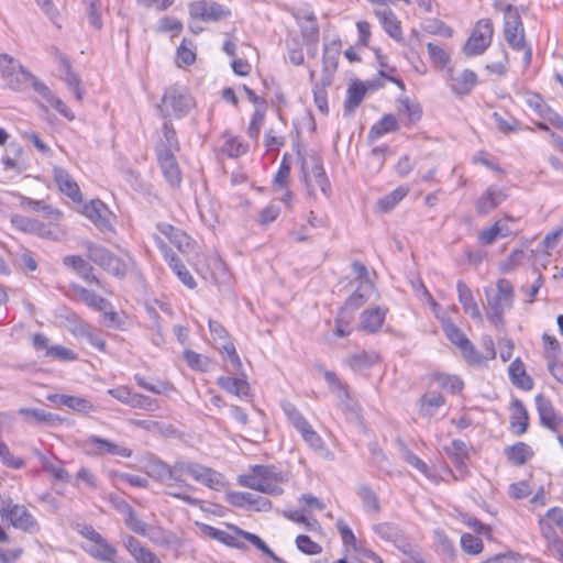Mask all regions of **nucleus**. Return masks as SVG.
<instances>
[{
	"label": "nucleus",
	"instance_id": "nucleus-61",
	"mask_svg": "<svg viewBox=\"0 0 563 563\" xmlns=\"http://www.w3.org/2000/svg\"><path fill=\"white\" fill-rule=\"evenodd\" d=\"M299 433L301 434L305 442L314 451L321 452L324 450V443L321 437L313 430L311 424L302 429V431Z\"/></svg>",
	"mask_w": 563,
	"mask_h": 563
},
{
	"label": "nucleus",
	"instance_id": "nucleus-39",
	"mask_svg": "<svg viewBox=\"0 0 563 563\" xmlns=\"http://www.w3.org/2000/svg\"><path fill=\"white\" fill-rule=\"evenodd\" d=\"M398 121L393 114H385L369 131V137L375 140L382 135L398 130Z\"/></svg>",
	"mask_w": 563,
	"mask_h": 563
},
{
	"label": "nucleus",
	"instance_id": "nucleus-12",
	"mask_svg": "<svg viewBox=\"0 0 563 563\" xmlns=\"http://www.w3.org/2000/svg\"><path fill=\"white\" fill-rule=\"evenodd\" d=\"M86 452L90 455H118L121 457H131L132 450L128 446L117 444L108 439L89 435L82 441Z\"/></svg>",
	"mask_w": 563,
	"mask_h": 563
},
{
	"label": "nucleus",
	"instance_id": "nucleus-29",
	"mask_svg": "<svg viewBox=\"0 0 563 563\" xmlns=\"http://www.w3.org/2000/svg\"><path fill=\"white\" fill-rule=\"evenodd\" d=\"M48 399L80 413H88L95 408L90 400L77 396L55 394L49 396Z\"/></svg>",
	"mask_w": 563,
	"mask_h": 563
},
{
	"label": "nucleus",
	"instance_id": "nucleus-18",
	"mask_svg": "<svg viewBox=\"0 0 563 563\" xmlns=\"http://www.w3.org/2000/svg\"><path fill=\"white\" fill-rule=\"evenodd\" d=\"M63 263L68 268L75 271L85 282L96 284L103 288L99 278L93 275V267L79 255H67L63 258Z\"/></svg>",
	"mask_w": 563,
	"mask_h": 563
},
{
	"label": "nucleus",
	"instance_id": "nucleus-6",
	"mask_svg": "<svg viewBox=\"0 0 563 563\" xmlns=\"http://www.w3.org/2000/svg\"><path fill=\"white\" fill-rule=\"evenodd\" d=\"M0 69L7 85L15 90L24 89V84L30 82L35 90V82H42L32 73L26 70L22 65L15 63L12 57L7 54H0Z\"/></svg>",
	"mask_w": 563,
	"mask_h": 563
},
{
	"label": "nucleus",
	"instance_id": "nucleus-25",
	"mask_svg": "<svg viewBox=\"0 0 563 563\" xmlns=\"http://www.w3.org/2000/svg\"><path fill=\"white\" fill-rule=\"evenodd\" d=\"M445 399L442 394L438 391H428L419 399V415L423 418L430 419L434 417L441 407L444 406Z\"/></svg>",
	"mask_w": 563,
	"mask_h": 563
},
{
	"label": "nucleus",
	"instance_id": "nucleus-46",
	"mask_svg": "<svg viewBox=\"0 0 563 563\" xmlns=\"http://www.w3.org/2000/svg\"><path fill=\"white\" fill-rule=\"evenodd\" d=\"M434 379L441 388L446 389L452 394L460 393L464 387L463 380L456 375L442 373L437 374Z\"/></svg>",
	"mask_w": 563,
	"mask_h": 563
},
{
	"label": "nucleus",
	"instance_id": "nucleus-36",
	"mask_svg": "<svg viewBox=\"0 0 563 563\" xmlns=\"http://www.w3.org/2000/svg\"><path fill=\"white\" fill-rule=\"evenodd\" d=\"M296 19L301 27L302 36L308 41L317 42L319 36V27L314 14H296Z\"/></svg>",
	"mask_w": 563,
	"mask_h": 563
},
{
	"label": "nucleus",
	"instance_id": "nucleus-5",
	"mask_svg": "<svg viewBox=\"0 0 563 563\" xmlns=\"http://www.w3.org/2000/svg\"><path fill=\"white\" fill-rule=\"evenodd\" d=\"M194 100L186 88L172 86L163 95L158 109L162 115L167 118H183L194 108Z\"/></svg>",
	"mask_w": 563,
	"mask_h": 563
},
{
	"label": "nucleus",
	"instance_id": "nucleus-19",
	"mask_svg": "<svg viewBox=\"0 0 563 563\" xmlns=\"http://www.w3.org/2000/svg\"><path fill=\"white\" fill-rule=\"evenodd\" d=\"M157 231L164 235L170 244L178 249L181 253H187L191 249V239L184 231L168 224L158 223Z\"/></svg>",
	"mask_w": 563,
	"mask_h": 563
},
{
	"label": "nucleus",
	"instance_id": "nucleus-17",
	"mask_svg": "<svg viewBox=\"0 0 563 563\" xmlns=\"http://www.w3.org/2000/svg\"><path fill=\"white\" fill-rule=\"evenodd\" d=\"M53 177L59 190L64 195L70 198L74 202L82 201L78 184L65 168L55 166L53 168Z\"/></svg>",
	"mask_w": 563,
	"mask_h": 563
},
{
	"label": "nucleus",
	"instance_id": "nucleus-23",
	"mask_svg": "<svg viewBox=\"0 0 563 563\" xmlns=\"http://www.w3.org/2000/svg\"><path fill=\"white\" fill-rule=\"evenodd\" d=\"M456 289L459 294V301L462 305L464 312L474 320L483 321V316L470 287L464 282L459 280Z\"/></svg>",
	"mask_w": 563,
	"mask_h": 563
},
{
	"label": "nucleus",
	"instance_id": "nucleus-55",
	"mask_svg": "<svg viewBox=\"0 0 563 563\" xmlns=\"http://www.w3.org/2000/svg\"><path fill=\"white\" fill-rule=\"evenodd\" d=\"M129 406L131 408L142 409L145 411H155L159 408L156 399L137 393L133 394Z\"/></svg>",
	"mask_w": 563,
	"mask_h": 563
},
{
	"label": "nucleus",
	"instance_id": "nucleus-64",
	"mask_svg": "<svg viewBox=\"0 0 563 563\" xmlns=\"http://www.w3.org/2000/svg\"><path fill=\"white\" fill-rule=\"evenodd\" d=\"M427 48H428V54H429L431 60L435 65H438L440 67H444L448 64L450 57H449L448 53L441 46L435 45L433 43H428Z\"/></svg>",
	"mask_w": 563,
	"mask_h": 563
},
{
	"label": "nucleus",
	"instance_id": "nucleus-20",
	"mask_svg": "<svg viewBox=\"0 0 563 563\" xmlns=\"http://www.w3.org/2000/svg\"><path fill=\"white\" fill-rule=\"evenodd\" d=\"M380 8L375 9L374 13L377 16L379 23L386 31V33L396 41L401 40V26L400 22L393 12L391 9L385 4H380Z\"/></svg>",
	"mask_w": 563,
	"mask_h": 563
},
{
	"label": "nucleus",
	"instance_id": "nucleus-27",
	"mask_svg": "<svg viewBox=\"0 0 563 563\" xmlns=\"http://www.w3.org/2000/svg\"><path fill=\"white\" fill-rule=\"evenodd\" d=\"M35 91L48 102L60 115L68 120L75 118L71 110L64 103L63 100L55 97L52 90L44 82H35Z\"/></svg>",
	"mask_w": 563,
	"mask_h": 563
},
{
	"label": "nucleus",
	"instance_id": "nucleus-40",
	"mask_svg": "<svg viewBox=\"0 0 563 563\" xmlns=\"http://www.w3.org/2000/svg\"><path fill=\"white\" fill-rule=\"evenodd\" d=\"M76 292L82 302L95 310L106 311L108 306H110V303L104 298L84 287H78Z\"/></svg>",
	"mask_w": 563,
	"mask_h": 563
},
{
	"label": "nucleus",
	"instance_id": "nucleus-34",
	"mask_svg": "<svg viewBox=\"0 0 563 563\" xmlns=\"http://www.w3.org/2000/svg\"><path fill=\"white\" fill-rule=\"evenodd\" d=\"M188 462L177 461L169 466L166 477L162 485L168 486H187L184 476L187 475Z\"/></svg>",
	"mask_w": 563,
	"mask_h": 563
},
{
	"label": "nucleus",
	"instance_id": "nucleus-63",
	"mask_svg": "<svg viewBox=\"0 0 563 563\" xmlns=\"http://www.w3.org/2000/svg\"><path fill=\"white\" fill-rule=\"evenodd\" d=\"M373 530L385 541H395L398 538V529L388 522L377 523L373 527Z\"/></svg>",
	"mask_w": 563,
	"mask_h": 563
},
{
	"label": "nucleus",
	"instance_id": "nucleus-26",
	"mask_svg": "<svg viewBox=\"0 0 563 563\" xmlns=\"http://www.w3.org/2000/svg\"><path fill=\"white\" fill-rule=\"evenodd\" d=\"M528 426H529L528 411L521 400L515 399L511 402V416H510L511 430L517 435H521L527 431Z\"/></svg>",
	"mask_w": 563,
	"mask_h": 563
},
{
	"label": "nucleus",
	"instance_id": "nucleus-37",
	"mask_svg": "<svg viewBox=\"0 0 563 563\" xmlns=\"http://www.w3.org/2000/svg\"><path fill=\"white\" fill-rule=\"evenodd\" d=\"M221 388L239 397L247 396L249 384L244 378L221 376L218 378Z\"/></svg>",
	"mask_w": 563,
	"mask_h": 563
},
{
	"label": "nucleus",
	"instance_id": "nucleus-35",
	"mask_svg": "<svg viewBox=\"0 0 563 563\" xmlns=\"http://www.w3.org/2000/svg\"><path fill=\"white\" fill-rule=\"evenodd\" d=\"M379 356L375 352L362 351L347 357L346 363L354 371H364L376 363H378Z\"/></svg>",
	"mask_w": 563,
	"mask_h": 563
},
{
	"label": "nucleus",
	"instance_id": "nucleus-3",
	"mask_svg": "<svg viewBox=\"0 0 563 563\" xmlns=\"http://www.w3.org/2000/svg\"><path fill=\"white\" fill-rule=\"evenodd\" d=\"M504 37L515 51H523V65L528 67L532 59V49L525 41V30L521 18L511 4L505 9Z\"/></svg>",
	"mask_w": 563,
	"mask_h": 563
},
{
	"label": "nucleus",
	"instance_id": "nucleus-54",
	"mask_svg": "<svg viewBox=\"0 0 563 563\" xmlns=\"http://www.w3.org/2000/svg\"><path fill=\"white\" fill-rule=\"evenodd\" d=\"M106 206L100 200H92L84 207V214L93 223L99 224L104 220L103 213Z\"/></svg>",
	"mask_w": 563,
	"mask_h": 563
},
{
	"label": "nucleus",
	"instance_id": "nucleus-7",
	"mask_svg": "<svg viewBox=\"0 0 563 563\" xmlns=\"http://www.w3.org/2000/svg\"><path fill=\"white\" fill-rule=\"evenodd\" d=\"M0 515L2 519H7L11 525L25 532L33 533L38 530L35 518L29 512L23 505L13 504L12 499L0 500Z\"/></svg>",
	"mask_w": 563,
	"mask_h": 563
},
{
	"label": "nucleus",
	"instance_id": "nucleus-41",
	"mask_svg": "<svg viewBox=\"0 0 563 563\" xmlns=\"http://www.w3.org/2000/svg\"><path fill=\"white\" fill-rule=\"evenodd\" d=\"M374 291V284H358L354 292L346 299L345 306L352 309L361 307Z\"/></svg>",
	"mask_w": 563,
	"mask_h": 563
},
{
	"label": "nucleus",
	"instance_id": "nucleus-53",
	"mask_svg": "<svg viewBox=\"0 0 563 563\" xmlns=\"http://www.w3.org/2000/svg\"><path fill=\"white\" fill-rule=\"evenodd\" d=\"M433 537L438 551L453 559L455 556V547L448 536L442 530H435Z\"/></svg>",
	"mask_w": 563,
	"mask_h": 563
},
{
	"label": "nucleus",
	"instance_id": "nucleus-9",
	"mask_svg": "<svg viewBox=\"0 0 563 563\" xmlns=\"http://www.w3.org/2000/svg\"><path fill=\"white\" fill-rule=\"evenodd\" d=\"M301 173L309 195H313L316 187H319L324 196H330L331 185L319 158H311L309 162L302 159Z\"/></svg>",
	"mask_w": 563,
	"mask_h": 563
},
{
	"label": "nucleus",
	"instance_id": "nucleus-28",
	"mask_svg": "<svg viewBox=\"0 0 563 563\" xmlns=\"http://www.w3.org/2000/svg\"><path fill=\"white\" fill-rule=\"evenodd\" d=\"M509 377L511 383L522 390H531L533 388V380L527 375L525 364L520 358H516L509 365Z\"/></svg>",
	"mask_w": 563,
	"mask_h": 563
},
{
	"label": "nucleus",
	"instance_id": "nucleus-58",
	"mask_svg": "<svg viewBox=\"0 0 563 563\" xmlns=\"http://www.w3.org/2000/svg\"><path fill=\"white\" fill-rule=\"evenodd\" d=\"M526 258V253L522 250H514L509 256L503 261L499 268L503 273H510L519 267Z\"/></svg>",
	"mask_w": 563,
	"mask_h": 563
},
{
	"label": "nucleus",
	"instance_id": "nucleus-45",
	"mask_svg": "<svg viewBox=\"0 0 563 563\" xmlns=\"http://www.w3.org/2000/svg\"><path fill=\"white\" fill-rule=\"evenodd\" d=\"M169 466L167 463L163 462L159 459L151 457L146 463V473L150 477L153 479L163 484L166 474L169 470Z\"/></svg>",
	"mask_w": 563,
	"mask_h": 563
},
{
	"label": "nucleus",
	"instance_id": "nucleus-60",
	"mask_svg": "<svg viewBox=\"0 0 563 563\" xmlns=\"http://www.w3.org/2000/svg\"><path fill=\"white\" fill-rule=\"evenodd\" d=\"M296 545L302 553L308 555H316L322 552V547L306 534H300L296 538Z\"/></svg>",
	"mask_w": 563,
	"mask_h": 563
},
{
	"label": "nucleus",
	"instance_id": "nucleus-48",
	"mask_svg": "<svg viewBox=\"0 0 563 563\" xmlns=\"http://www.w3.org/2000/svg\"><path fill=\"white\" fill-rule=\"evenodd\" d=\"M408 189L405 187H398L390 194L386 195L378 201L380 210L387 212L391 210L399 201H401L408 194Z\"/></svg>",
	"mask_w": 563,
	"mask_h": 563
},
{
	"label": "nucleus",
	"instance_id": "nucleus-21",
	"mask_svg": "<svg viewBox=\"0 0 563 563\" xmlns=\"http://www.w3.org/2000/svg\"><path fill=\"white\" fill-rule=\"evenodd\" d=\"M451 89L455 95H467L477 84V75L471 69H464L459 75H454L450 69Z\"/></svg>",
	"mask_w": 563,
	"mask_h": 563
},
{
	"label": "nucleus",
	"instance_id": "nucleus-38",
	"mask_svg": "<svg viewBox=\"0 0 563 563\" xmlns=\"http://www.w3.org/2000/svg\"><path fill=\"white\" fill-rule=\"evenodd\" d=\"M323 377L328 383L331 393L334 394L341 402L345 404L350 399L346 385L343 384L333 372L324 371Z\"/></svg>",
	"mask_w": 563,
	"mask_h": 563
},
{
	"label": "nucleus",
	"instance_id": "nucleus-33",
	"mask_svg": "<svg viewBox=\"0 0 563 563\" xmlns=\"http://www.w3.org/2000/svg\"><path fill=\"white\" fill-rule=\"evenodd\" d=\"M201 532L206 537L218 540L229 547H233V548H242L243 547V542L241 541V536H238V533L235 531L233 534H231L223 530L217 529L214 527H211L208 525H202Z\"/></svg>",
	"mask_w": 563,
	"mask_h": 563
},
{
	"label": "nucleus",
	"instance_id": "nucleus-13",
	"mask_svg": "<svg viewBox=\"0 0 563 563\" xmlns=\"http://www.w3.org/2000/svg\"><path fill=\"white\" fill-rule=\"evenodd\" d=\"M187 475L211 489L220 490L225 486V478L220 472L199 463L188 462Z\"/></svg>",
	"mask_w": 563,
	"mask_h": 563
},
{
	"label": "nucleus",
	"instance_id": "nucleus-4",
	"mask_svg": "<svg viewBox=\"0 0 563 563\" xmlns=\"http://www.w3.org/2000/svg\"><path fill=\"white\" fill-rule=\"evenodd\" d=\"M487 300V318L495 325L503 323L504 313L507 309L512 307L514 302V287L511 283L505 278L498 279L496 284V292L493 294L492 289H485Z\"/></svg>",
	"mask_w": 563,
	"mask_h": 563
},
{
	"label": "nucleus",
	"instance_id": "nucleus-43",
	"mask_svg": "<svg viewBox=\"0 0 563 563\" xmlns=\"http://www.w3.org/2000/svg\"><path fill=\"white\" fill-rule=\"evenodd\" d=\"M366 88L362 82H355L347 89V99L344 103L345 112H353L363 101Z\"/></svg>",
	"mask_w": 563,
	"mask_h": 563
},
{
	"label": "nucleus",
	"instance_id": "nucleus-2",
	"mask_svg": "<svg viewBox=\"0 0 563 563\" xmlns=\"http://www.w3.org/2000/svg\"><path fill=\"white\" fill-rule=\"evenodd\" d=\"M283 482V474L276 467L267 465H254L250 473L240 475L238 478L241 486L274 496L283 493L280 487Z\"/></svg>",
	"mask_w": 563,
	"mask_h": 563
},
{
	"label": "nucleus",
	"instance_id": "nucleus-50",
	"mask_svg": "<svg viewBox=\"0 0 563 563\" xmlns=\"http://www.w3.org/2000/svg\"><path fill=\"white\" fill-rule=\"evenodd\" d=\"M335 526L340 533L343 544L350 547L354 551H361V547L357 543L356 537L352 529L349 527V525L344 520L339 519L336 520Z\"/></svg>",
	"mask_w": 563,
	"mask_h": 563
},
{
	"label": "nucleus",
	"instance_id": "nucleus-8",
	"mask_svg": "<svg viewBox=\"0 0 563 563\" xmlns=\"http://www.w3.org/2000/svg\"><path fill=\"white\" fill-rule=\"evenodd\" d=\"M87 256L95 264L117 277H123L126 273V264L102 245L87 243Z\"/></svg>",
	"mask_w": 563,
	"mask_h": 563
},
{
	"label": "nucleus",
	"instance_id": "nucleus-30",
	"mask_svg": "<svg viewBox=\"0 0 563 563\" xmlns=\"http://www.w3.org/2000/svg\"><path fill=\"white\" fill-rule=\"evenodd\" d=\"M59 64V74L60 78L67 84L69 89L73 90V92L76 96L77 100L82 99V89L80 88V79L76 74L73 73L70 63L65 56H59L58 58Z\"/></svg>",
	"mask_w": 563,
	"mask_h": 563
},
{
	"label": "nucleus",
	"instance_id": "nucleus-1",
	"mask_svg": "<svg viewBox=\"0 0 563 563\" xmlns=\"http://www.w3.org/2000/svg\"><path fill=\"white\" fill-rule=\"evenodd\" d=\"M178 151L179 143L174 125L170 120H165L156 145V156L165 179L172 186H178L181 181V173L175 157Z\"/></svg>",
	"mask_w": 563,
	"mask_h": 563
},
{
	"label": "nucleus",
	"instance_id": "nucleus-59",
	"mask_svg": "<svg viewBox=\"0 0 563 563\" xmlns=\"http://www.w3.org/2000/svg\"><path fill=\"white\" fill-rule=\"evenodd\" d=\"M367 511L378 512L379 504L375 493L367 486H361L357 492Z\"/></svg>",
	"mask_w": 563,
	"mask_h": 563
},
{
	"label": "nucleus",
	"instance_id": "nucleus-57",
	"mask_svg": "<svg viewBox=\"0 0 563 563\" xmlns=\"http://www.w3.org/2000/svg\"><path fill=\"white\" fill-rule=\"evenodd\" d=\"M461 547L467 554L476 555L483 551L484 544L478 537L465 533L461 537Z\"/></svg>",
	"mask_w": 563,
	"mask_h": 563
},
{
	"label": "nucleus",
	"instance_id": "nucleus-51",
	"mask_svg": "<svg viewBox=\"0 0 563 563\" xmlns=\"http://www.w3.org/2000/svg\"><path fill=\"white\" fill-rule=\"evenodd\" d=\"M234 498L236 499L234 503L239 506L244 504L256 505L255 509L260 511L271 508V503L266 498H255L252 493H239L234 495Z\"/></svg>",
	"mask_w": 563,
	"mask_h": 563
},
{
	"label": "nucleus",
	"instance_id": "nucleus-32",
	"mask_svg": "<svg viewBox=\"0 0 563 563\" xmlns=\"http://www.w3.org/2000/svg\"><path fill=\"white\" fill-rule=\"evenodd\" d=\"M386 311L375 307L366 309L361 314V328L368 332H376L384 323Z\"/></svg>",
	"mask_w": 563,
	"mask_h": 563
},
{
	"label": "nucleus",
	"instance_id": "nucleus-22",
	"mask_svg": "<svg viewBox=\"0 0 563 563\" xmlns=\"http://www.w3.org/2000/svg\"><path fill=\"white\" fill-rule=\"evenodd\" d=\"M124 547L137 563H162L154 552L134 537H126Z\"/></svg>",
	"mask_w": 563,
	"mask_h": 563
},
{
	"label": "nucleus",
	"instance_id": "nucleus-15",
	"mask_svg": "<svg viewBox=\"0 0 563 563\" xmlns=\"http://www.w3.org/2000/svg\"><path fill=\"white\" fill-rule=\"evenodd\" d=\"M537 410L542 426L558 431L563 426V419L555 412L550 399L542 394L536 396Z\"/></svg>",
	"mask_w": 563,
	"mask_h": 563
},
{
	"label": "nucleus",
	"instance_id": "nucleus-42",
	"mask_svg": "<svg viewBox=\"0 0 563 563\" xmlns=\"http://www.w3.org/2000/svg\"><path fill=\"white\" fill-rule=\"evenodd\" d=\"M506 453L508 460L516 465H523L533 454L531 448L522 442L507 448Z\"/></svg>",
	"mask_w": 563,
	"mask_h": 563
},
{
	"label": "nucleus",
	"instance_id": "nucleus-44",
	"mask_svg": "<svg viewBox=\"0 0 563 563\" xmlns=\"http://www.w3.org/2000/svg\"><path fill=\"white\" fill-rule=\"evenodd\" d=\"M282 408L288 421L298 432L302 431V429L307 428L310 424L291 402L283 401Z\"/></svg>",
	"mask_w": 563,
	"mask_h": 563
},
{
	"label": "nucleus",
	"instance_id": "nucleus-16",
	"mask_svg": "<svg viewBox=\"0 0 563 563\" xmlns=\"http://www.w3.org/2000/svg\"><path fill=\"white\" fill-rule=\"evenodd\" d=\"M156 245L164 253L165 258L168 260L169 266L173 272L178 276L181 283L188 288L192 289L196 287V282L190 272L186 268L183 262L177 258L175 255H169L167 251L166 243L162 240V238L157 234L153 235Z\"/></svg>",
	"mask_w": 563,
	"mask_h": 563
},
{
	"label": "nucleus",
	"instance_id": "nucleus-56",
	"mask_svg": "<svg viewBox=\"0 0 563 563\" xmlns=\"http://www.w3.org/2000/svg\"><path fill=\"white\" fill-rule=\"evenodd\" d=\"M134 379H135L136 384L140 387H142V388H144V389H146V390H148V391H151L153 394L161 395V394H165V393L174 390V386L172 384H169V383L157 382V384H150L140 374H136L134 376Z\"/></svg>",
	"mask_w": 563,
	"mask_h": 563
},
{
	"label": "nucleus",
	"instance_id": "nucleus-11",
	"mask_svg": "<svg viewBox=\"0 0 563 563\" xmlns=\"http://www.w3.org/2000/svg\"><path fill=\"white\" fill-rule=\"evenodd\" d=\"M189 15L194 20H201L205 22H218L231 15L228 8L207 0L192 1L188 5Z\"/></svg>",
	"mask_w": 563,
	"mask_h": 563
},
{
	"label": "nucleus",
	"instance_id": "nucleus-62",
	"mask_svg": "<svg viewBox=\"0 0 563 563\" xmlns=\"http://www.w3.org/2000/svg\"><path fill=\"white\" fill-rule=\"evenodd\" d=\"M0 460L1 462L11 468L19 470L24 465L22 459L15 457L11 454L8 445L0 439Z\"/></svg>",
	"mask_w": 563,
	"mask_h": 563
},
{
	"label": "nucleus",
	"instance_id": "nucleus-49",
	"mask_svg": "<svg viewBox=\"0 0 563 563\" xmlns=\"http://www.w3.org/2000/svg\"><path fill=\"white\" fill-rule=\"evenodd\" d=\"M441 321L443 331L451 343L461 347L468 341L465 334L454 323L445 319H442Z\"/></svg>",
	"mask_w": 563,
	"mask_h": 563
},
{
	"label": "nucleus",
	"instance_id": "nucleus-24",
	"mask_svg": "<svg viewBox=\"0 0 563 563\" xmlns=\"http://www.w3.org/2000/svg\"><path fill=\"white\" fill-rule=\"evenodd\" d=\"M506 199V194L497 187H488L479 197L476 203V210L479 214H487L497 208Z\"/></svg>",
	"mask_w": 563,
	"mask_h": 563
},
{
	"label": "nucleus",
	"instance_id": "nucleus-14",
	"mask_svg": "<svg viewBox=\"0 0 563 563\" xmlns=\"http://www.w3.org/2000/svg\"><path fill=\"white\" fill-rule=\"evenodd\" d=\"M341 53V41L332 40L329 43L324 44L323 48V74H322V85L327 86L331 84L332 75L338 68V59Z\"/></svg>",
	"mask_w": 563,
	"mask_h": 563
},
{
	"label": "nucleus",
	"instance_id": "nucleus-31",
	"mask_svg": "<svg viewBox=\"0 0 563 563\" xmlns=\"http://www.w3.org/2000/svg\"><path fill=\"white\" fill-rule=\"evenodd\" d=\"M84 549L92 558L104 562H112L117 554L115 549L110 545L103 537H101L98 541L91 542L84 547Z\"/></svg>",
	"mask_w": 563,
	"mask_h": 563
},
{
	"label": "nucleus",
	"instance_id": "nucleus-47",
	"mask_svg": "<svg viewBox=\"0 0 563 563\" xmlns=\"http://www.w3.org/2000/svg\"><path fill=\"white\" fill-rule=\"evenodd\" d=\"M233 530L238 533V536H241V539L251 542L257 549L271 556L274 561H280V558H278L258 536L246 532L236 527H233Z\"/></svg>",
	"mask_w": 563,
	"mask_h": 563
},
{
	"label": "nucleus",
	"instance_id": "nucleus-10",
	"mask_svg": "<svg viewBox=\"0 0 563 563\" xmlns=\"http://www.w3.org/2000/svg\"><path fill=\"white\" fill-rule=\"evenodd\" d=\"M494 26L490 19L479 20L467 42L464 45V53L467 56L483 54L492 43Z\"/></svg>",
	"mask_w": 563,
	"mask_h": 563
},
{
	"label": "nucleus",
	"instance_id": "nucleus-52",
	"mask_svg": "<svg viewBox=\"0 0 563 563\" xmlns=\"http://www.w3.org/2000/svg\"><path fill=\"white\" fill-rule=\"evenodd\" d=\"M398 112L406 114L410 122H417L421 118V108L419 104L411 103L407 97L398 99Z\"/></svg>",
	"mask_w": 563,
	"mask_h": 563
}]
</instances>
